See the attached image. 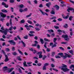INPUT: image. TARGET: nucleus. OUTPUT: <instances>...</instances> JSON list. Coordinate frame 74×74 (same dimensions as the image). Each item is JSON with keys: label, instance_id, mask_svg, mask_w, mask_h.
Masks as SVG:
<instances>
[{"label": "nucleus", "instance_id": "30", "mask_svg": "<svg viewBox=\"0 0 74 74\" xmlns=\"http://www.w3.org/2000/svg\"><path fill=\"white\" fill-rule=\"evenodd\" d=\"M57 40V38H54V40H53V41L54 43H57L56 42V41Z\"/></svg>", "mask_w": 74, "mask_h": 74}, {"label": "nucleus", "instance_id": "14", "mask_svg": "<svg viewBox=\"0 0 74 74\" xmlns=\"http://www.w3.org/2000/svg\"><path fill=\"white\" fill-rule=\"evenodd\" d=\"M13 29V27L12 26L11 27L9 28V29H7V31H9V30H10V31L12 30Z\"/></svg>", "mask_w": 74, "mask_h": 74}, {"label": "nucleus", "instance_id": "4", "mask_svg": "<svg viewBox=\"0 0 74 74\" xmlns=\"http://www.w3.org/2000/svg\"><path fill=\"white\" fill-rule=\"evenodd\" d=\"M8 42H10V43H11V44H12V45H15L16 43L15 42H14V40H10L8 41Z\"/></svg>", "mask_w": 74, "mask_h": 74}, {"label": "nucleus", "instance_id": "7", "mask_svg": "<svg viewBox=\"0 0 74 74\" xmlns=\"http://www.w3.org/2000/svg\"><path fill=\"white\" fill-rule=\"evenodd\" d=\"M3 71H6L8 70V67L7 66H4L3 68Z\"/></svg>", "mask_w": 74, "mask_h": 74}, {"label": "nucleus", "instance_id": "52", "mask_svg": "<svg viewBox=\"0 0 74 74\" xmlns=\"http://www.w3.org/2000/svg\"><path fill=\"white\" fill-rule=\"evenodd\" d=\"M73 64L71 65V66H70L69 68L70 69H72V67L73 68Z\"/></svg>", "mask_w": 74, "mask_h": 74}, {"label": "nucleus", "instance_id": "63", "mask_svg": "<svg viewBox=\"0 0 74 74\" xmlns=\"http://www.w3.org/2000/svg\"><path fill=\"white\" fill-rule=\"evenodd\" d=\"M58 21H62V19L60 18L58 19Z\"/></svg>", "mask_w": 74, "mask_h": 74}, {"label": "nucleus", "instance_id": "25", "mask_svg": "<svg viewBox=\"0 0 74 74\" xmlns=\"http://www.w3.org/2000/svg\"><path fill=\"white\" fill-rule=\"evenodd\" d=\"M1 11H2L3 12H5V13L7 12H8V11H7L6 10H4V9L1 10Z\"/></svg>", "mask_w": 74, "mask_h": 74}, {"label": "nucleus", "instance_id": "45", "mask_svg": "<svg viewBox=\"0 0 74 74\" xmlns=\"http://www.w3.org/2000/svg\"><path fill=\"white\" fill-rule=\"evenodd\" d=\"M47 42H45V44L44 45V47H45V48H47Z\"/></svg>", "mask_w": 74, "mask_h": 74}, {"label": "nucleus", "instance_id": "9", "mask_svg": "<svg viewBox=\"0 0 74 74\" xmlns=\"http://www.w3.org/2000/svg\"><path fill=\"white\" fill-rule=\"evenodd\" d=\"M73 10V9L72 8H69L67 10V11L69 12H70L69 11H72Z\"/></svg>", "mask_w": 74, "mask_h": 74}, {"label": "nucleus", "instance_id": "1", "mask_svg": "<svg viewBox=\"0 0 74 74\" xmlns=\"http://www.w3.org/2000/svg\"><path fill=\"white\" fill-rule=\"evenodd\" d=\"M62 66L61 67H59V69H61V70L63 71L64 72H66V71H68L70 70V69H68L67 67V66L64 64H62Z\"/></svg>", "mask_w": 74, "mask_h": 74}, {"label": "nucleus", "instance_id": "38", "mask_svg": "<svg viewBox=\"0 0 74 74\" xmlns=\"http://www.w3.org/2000/svg\"><path fill=\"white\" fill-rule=\"evenodd\" d=\"M55 58L57 59H58V58H61V57L59 56H55Z\"/></svg>", "mask_w": 74, "mask_h": 74}, {"label": "nucleus", "instance_id": "33", "mask_svg": "<svg viewBox=\"0 0 74 74\" xmlns=\"http://www.w3.org/2000/svg\"><path fill=\"white\" fill-rule=\"evenodd\" d=\"M54 55H55V52L53 51L52 52L51 56H52V57L54 56Z\"/></svg>", "mask_w": 74, "mask_h": 74}, {"label": "nucleus", "instance_id": "18", "mask_svg": "<svg viewBox=\"0 0 74 74\" xmlns=\"http://www.w3.org/2000/svg\"><path fill=\"white\" fill-rule=\"evenodd\" d=\"M20 23H25V21L24 19H22L20 21Z\"/></svg>", "mask_w": 74, "mask_h": 74}, {"label": "nucleus", "instance_id": "43", "mask_svg": "<svg viewBox=\"0 0 74 74\" xmlns=\"http://www.w3.org/2000/svg\"><path fill=\"white\" fill-rule=\"evenodd\" d=\"M9 60V59L8 58H5V60L4 61L5 62H8Z\"/></svg>", "mask_w": 74, "mask_h": 74}, {"label": "nucleus", "instance_id": "54", "mask_svg": "<svg viewBox=\"0 0 74 74\" xmlns=\"http://www.w3.org/2000/svg\"><path fill=\"white\" fill-rule=\"evenodd\" d=\"M1 51H2L1 52H2L3 53V54L5 55V52L3 50H1Z\"/></svg>", "mask_w": 74, "mask_h": 74}, {"label": "nucleus", "instance_id": "34", "mask_svg": "<svg viewBox=\"0 0 74 74\" xmlns=\"http://www.w3.org/2000/svg\"><path fill=\"white\" fill-rule=\"evenodd\" d=\"M27 22L28 23H29V24H32V22L30 20H28L27 21Z\"/></svg>", "mask_w": 74, "mask_h": 74}, {"label": "nucleus", "instance_id": "13", "mask_svg": "<svg viewBox=\"0 0 74 74\" xmlns=\"http://www.w3.org/2000/svg\"><path fill=\"white\" fill-rule=\"evenodd\" d=\"M24 66H25V67H28V66H27V65L26 64V62L25 61L23 63Z\"/></svg>", "mask_w": 74, "mask_h": 74}, {"label": "nucleus", "instance_id": "58", "mask_svg": "<svg viewBox=\"0 0 74 74\" xmlns=\"http://www.w3.org/2000/svg\"><path fill=\"white\" fill-rule=\"evenodd\" d=\"M29 36H30V37H32V36H34V34H29Z\"/></svg>", "mask_w": 74, "mask_h": 74}, {"label": "nucleus", "instance_id": "46", "mask_svg": "<svg viewBox=\"0 0 74 74\" xmlns=\"http://www.w3.org/2000/svg\"><path fill=\"white\" fill-rule=\"evenodd\" d=\"M24 39H27L28 38V36L27 35H26L24 37Z\"/></svg>", "mask_w": 74, "mask_h": 74}, {"label": "nucleus", "instance_id": "24", "mask_svg": "<svg viewBox=\"0 0 74 74\" xmlns=\"http://www.w3.org/2000/svg\"><path fill=\"white\" fill-rule=\"evenodd\" d=\"M42 69L43 70H47V68L46 67V66H44L43 67Z\"/></svg>", "mask_w": 74, "mask_h": 74}, {"label": "nucleus", "instance_id": "8", "mask_svg": "<svg viewBox=\"0 0 74 74\" xmlns=\"http://www.w3.org/2000/svg\"><path fill=\"white\" fill-rule=\"evenodd\" d=\"M58 55L59 56H60L61 57H63V53H60L58 54Z\"/></svg>", "mask_w": 74, "mask_h": 74}, {"label": "nucleus", "instance_id": "48", "mask_svg": "<svg viewBox=\"0 0 74 74\" xmlns=\"http://www.w3.org/2000/svg\"><path fill=\"white\" fill-rule=\"evenodd\" d=\"M46 51L47 52H50V51H51V49L49 48H47Z\"/></svg>", "mask_w": 74, "mask_h": 74}, {"label": "nucleus", "instance_id": "62", "mask_svg": "<svg viewBox=\"0 0 74 74\" xmlns=\"http://www.w3.org/2000/svg\"><path fill=\"white\" fill-rule=\"evenodd\" d=\"M1 30H3V31H4V27H2L1 28Z\"/></svg>", "mask_w": 74, "mask_h": 74}, {"label": "nucleus", "instance_id": "15", "mask_svg": "<svg viewBox=\"0 0 74 74\" xmlns=\"http://www.w3.org/2000/svg\"><path fill=\"white\" fill-rule=\"evenodd\" d=\"M50 13L51 14H53V15H55V10H52L51 12H50Z\"/></svg>", "mask_w": 74, "mask_h": 74}, {"label": "nucleus", "instance_id": "32", "mask_svg": "<svg viewBox=\"0 0 74 74\" xmlns=\"http://www.w3.org/2000/svg\"><path fill=\"white\" fill-rule=\"evenodd\" d=\"M47 31L48 32H52V33H53V32H54V31L52 29L48 30Z\"/></svg>", "mask_w": 74, "mask_h": 74}, {"label": "nucleus", "instance_id": "27", "mask_svg": "<svg viewBox=\"0 0 74 74\" xmlns=\"http://www.w3.org/2000/svg\"><path fill=\"white\" fill-rule=\"evenodd\" d=\"M47 56L45 55L43 56V58H42V59L43 60H45V58H47Z\"/></svg>", "mask_w": 74, "mask_h": 74}, {"label": "nucleus", "instance_id": "57", "mask_svg": "<svg viewBox=\"0 0 74 74\" xmlns=\"http://www.w3.org/2000/svg\"><path fill=\"white\" fill-rule=\"evenodd\" d=\"M62 44H67V42H61Z\"/></svg>", "mask_w": 74, "mask_h": 74}, {"label": "nucleus", "instance_id": "56", "mask_svg": "<svg viewBox=\"0 0 74 74\" xmlns=\"http://www.w3.org/2000/svg\"><path fill=\"white\" fill-rule=\"evenodd\" d=\"M45 11L46 12H49L50 11V10L49 9H46L45 10Z\"/></svg>", "mask_w": 74, "mask_h": 74}, {"label": "nucleus", "instance_id": "44", "mask_svg": "<svg viewBox=\"0 0 74 74\" xmlns=\"http://www.w3.org/2000/svg\"><path fill=\"white\" fill-rule=\"evenodd\" d=\"M51 67H52V68H53L55 67V65H54V64H51Z\"/></svg>", "mask_w": 74, "mask_h": 74}, {"label": "nucleus", "instance_id": "20", "mask_svg": "<svg viewBox=\"0 0 74 74\" xmlns=\"http://www.w3.org/2000/svg\"><path fill=\"white\" fill-rule=\"evenodd\" d=\"M56 17L54 16L53 17H52L51 18H49V19H50V20H51L52 19H56Z\"/></svg>", "mask_w": 74, "mask_h": 74}, {"label": "nucleus", "instance_id": "22", "mask_svg": "<svg viewBox=\"0 0 74 74\" xmlns=\"http://www.w3.org/2000/svg\"><path fill=\"white\" fill-rule=\"evenodd\" d=\"M67 57V56H64L63 55V56H62V58H63V59H66Z\"/></svg>", "mask_w": 74, "mask_h": 74}, {"label": "nucleus", "instance_id": "40", "mask_svg": "<svg viewBox=\"0 0 74 74\" xmlns=\"http://www.w3.org/2000/svg\"><path fill=\"white\" fill-rule=\"evenodd\" d=\"M42 56H43L41 54H40L39 55V58L41 59V58H42Z\"/></svg>", "mask_w": 74, "mask_h": 74}, {"label": "nucleus", "instance_id": "37", "mask_svg": "<svg viewBox=\"0 0 74 74\" xmlns=\"http://www.w3.org/2000/svg\"><path fill=\"white\" fill-rule=\"evenodd\" d=\"M32 13H30L29 15H27L26 16V18H29V17H30V16H31V15H32Z\"/></svg>", "mask_w": 74, "mask_h": 74}, {"label": "nucleus", "instance_id": "28", "mask_svg": "<svg viewBox=\"0 0 74 74\" xmlns=\"http://www.w3.org/2000/svg\"><path fill=\"white\" fill-rule=\"evenodd\" d=\"M54 27L56 29H59V26H57L55 25L54 26Z\"/></svg>", "mask_w": 74, "mask_h": 74}, {"label": "nucleus", "instance_id": "60", "mask_svg": "<svg viewBox=\"0 0 74 74\" xmlns=\"http://www.w3.org/2000/svg\"><path fill=\"white\" fill-rule=\"evenodd\" d=\"M37 65L38 66H41L42 65V64H41V63H39L37 64Z\"/></svg>", "mask_w": 74, "mask_h": 74}, {"label": "nucleus", "instance_id": "51", "mask_svg": "<svg viewBox=\"0 0 74 74\" xmlns=\"http://www.w3.org/2000/svg\"><path fill=\"white\" fill-rule=\"evenodd\" d=\"M15 47H13L12 48V51H14L15 50Z\"/></svg>", "mask_w": 74, "mask_h": 74}, {"label": "nucleus", "instance_id": "55", "mask_svg": "<svg viewBox=\"0 0 74 74\" xmlns=\"http://www.w3.org/2000/svg\"><path fill=\"white\" fill-rule=\"evenodd\" d=\"M6 51H8V52H9L10 51V49L9 48H6L5 49Z\"/></svg>", "mask_w": 74, "mask_h": 74}, {"label": "nucleus", "instance_id": "59", "mask_svg": "<svg viewBox=\"0 0 74 74\" xmlns=\"http://www.w3.org/2000/svg\"><path fill=\"white\" fill-rule=\"evenodd\" d=\"M35 29L37 30L38 31H39V30H40V28H38V27H36L35 28Z\"/></svg>", "mask_w": 74, "mask_h": 74}, {"label": "nucleus", "instance_id": "3", "mask_svg": "<svg viewBox=\"0 0 74 74\" xmlns=\"http://www.w3.org/2000/svg\"><path fill=\"white\" fill-rule=\"evenodd\" d=\"M7 29L6 28L5 31H3L1 29H0V32L4 34L5 35H7Z\"/></svg>", "mask_w": 74, "mask_h": 74}, {"label": "nucleus", "instance_id": "42", "mask_svg": "<svg viewBox=\"0 0 74 74\" xmlns=\"http://www.w3.org/2000/svg\"><path fill=\"white\" fill-rule=\"evenodd\" d=\"M19 11L20 12H24L23 10H22V9H20Z\"/></svg>", "mask_w": 74, "mask_h": 74}, {"label": "nucleus", "instance_id": "19", "mask_svg": "<svg viewBox=\"0 0 74 74\" xmlns=\"http://www.w3.org/2000/svg\"><path fill=\"white\" fill-rule=\"evenodd\" d=\"M69 27V26H68V24H65V25L64 26V28H67Z\"/></svg>", "mask_w": 74, "mask_h": 74}, {"label": "nucleus", "instance_id": "49", "mask_svg": "<svg viewBox=\"0 0 74 74\" xmlns=\"http://www.w3.org/2000/svg\"><path fill=\"white\" fill-rule=\"evenodd\" d=\"M39 7H40V8H42V7H43V5H42V4H40L39 6Z\"/></svg>", "mask_w": 74, "mask_h": 74}, {"label": "nucleus", "instance_id": "64", "mask_svg": "<svg viewBox=\"0 0 74 74\" xmlns=\"http://www.w3.org/2000/svg\"><path fill=\"white\" fill-rule=\"evenodd\" d=\"M5 8H8V5L6 4L5 6Z\"/></svg>", "mask_w": 74, "mask_h": 74}, {"label": "nucleus", "instance_id": "29", "mask_svg": "<svg viewBox=\"0 0 74 74\" xmlns=\"http://www.w3.org/2000/svg\"><path fill=\"white\" fill-rule=\"evenodd\" d=\"M44 40L45 41H48V42H49V41H50V40L46 38H44Z\"/></svg>", "mask_w": 74, "mask_h": 74}, {"label": "nucleus", "instance_id": "61", "mask_svg": "<svg viewBox=\"0 0 74 74\" xmlns=\"http://www.w3.org/2000/svg\"><path fill=\"white\" fill-rule=\"evenodd\" d=\"M23 44V47H26V44H25L24 43V42H23L22 43Z\"/></svg>", "mask_w": 74, "mask_h": 74}, {"label": "nucleus", "instance_id": "11", "mask_svg": "<svg viewBox=\"0 0 74 74\" xmlns=\"http://www.w3.org/2000/svg\"><path fill=\"white\" fill-rule=\"evenodd\" d=\"M73 51L72 50H69V52L71 53V55H74V54H73Z\"/></svg>", "mask_w": 74, "mask_h": 74}, {"label": "nucleus", "instance_id": "36", "mask_svg": "<svg viewBox=\"0 0 74 74\" xmlns=\"http://www.w3.org/2000/svg\"><path fill=\"white\" fill-rule=\"evenodd\" d=\"M49 63H45L44 65V66L46 67V66H49Z\"/></svg>", "mask_w": 74, "mask_h": 74}, {"label": "nucleus", "instance_id": "16", "mask_svg": "<svg viewBox=\"0 0 74 74\" xmlns=\"http://www.w3.org/2000/svg\"><path fill=\"white\" fill-rule=\"evenodd\" d=\"M40 41L41 43V44H44V40H43V39L42 38H40Z\"/></svg>", "mask_w": 74, "mask_h": 74}, {"label": "nucleus", "instance_id": "41", "mask_svg": "<svg viewBox=\"0 0 74 74\" xmlns=\"http://www.w3.org/2000/svg\"><path fill=\"white\" fill-rule=\"evenodd\" d=\"M73 17H72V16H71L69 17V19L70 21H71L72 20V18H73Z\"/></svg>", "mask_w": 74, "mask_h": 74}, {"label": "nucleus", "instance_id": "6", "mask_svg": "<svg viewBox=\"0 0 74 74\" xmlns=\"http://www.w3.org/2000/svg\"><path fill=\"white\" fill-rule=\"evenodd\" d=\"M54 7H56V10H59V9L60 8V7H59L58 5H56L55 6H54Z\"/></svg>", "mask_w": 74, "mask_h": 74}, {"label": "nucleus", "instance_id": "47", "mask_svg": "<svg viewBox=\"0 0 74 74\" xmlns=\"http://www.w3.org/2000/svg\"><path fill=\"white\" fill-rule=\"evenodd\" d=\"M29 33L31 34H33L34 33H35V32L33 31H30L29 32Z\"/></svg>", "mask_w": 74, "mask_h": 74}, {"label": "nucleus", "instance_id": "53", "mask_svg": "<svg viewBox=\"0 0 74 74\" xmlns=\"http://www.w3.org/2000/svg\"><path fill=\"white\" fill-rule=\"evenodd\" d=\"M37 48L38 49H40V45H39L38 44L37 45Z\"/></svg>", "mask_w": 74, "mask_h": 74}, {"label": "nucleus", "instance_id": "50", "mask_svg": "<svg viewBox=\"0 0 74 74\" xmlns=\"http://www.w3.org/2000/svg\"><path fill=\"white\" fill-rule=\"evenodd\" d=\"M0 41H5V40L3 38H0Z\"/></svg>", "mask_w": 74, "mask_h": 74}, {"label": "nucleus", "instance_id": "12", "mask_svg": "<svg viewBox=\"0 0 74 74\" xmlns=\"http://www.w3.org/2000/svg\"><path fill=\"white\" fill-rule=\"evenodd\" d=\"M54 43V45H53L52 46V48H53V47H56L57 46L56 44H58V43Z\"/></svg>", "mask_w": 74, "mask_h": 74}, {"label": "nucleus", "instance_id": "10", "mask_svg": "<svg viewBox=\"0 0 74 74\" xmlns=\"http://www.w3.org/2000/svg\"><path fill=\"white\" fill-rule=\"evenodd\" d=\"M51 3L49 2L48 3H46V5L49 8V6L51 5Z\"/></svg>", "mask_w": 74, "mask_h": 74}, {"label": "nucleus", "instance_id": "39", "mask_svg": "<svg viewBox=\"0 0 74 74\" xmlns=\"http://www.w3.org/2000/svg\"><path fill=\"white\" fill-rule=\"evenodd\" d=\"M13 70H14V68H12L10 70L8 71V73H11Z\"/></svg>", "mask_w": 74, "mask_h": 74}, {"label": "nucleus", "instance_id": "23", "mask_svg": "<svg viewBox=\"0 0 74 74\" xmlns=\"http://www.w3.org/2000/svg\"><path fill=\"white\" fill-rule=\"evenodd\" d=\"M17 59L20 61H22V59L21 58V57L19 56H18L17 57Z\"/></svg>", "mask_w": 74, "mask_h": 74}, {"label": "nucleus", "instance_id": "31", "mask_svg": "<svg viewBox=\"0 0 74 74\" xmlns=\"http://www.w3.org/2000/svg\"><path fill=\"white\" fill-rule=\"evenodd\" d=\"M10 3H14L15 2V1H14V0H10Z\"/></svg>", "mask_w": 74, "mask_h": 74}, {"label": "nucleus", "instance_id": "35", "mask_svg": "<svg viewBox=\"0 0 74 74\" xmlns=\"http://www.w3.org/2000/svg\"><path fill=\"white\" fill-rule=\"evenodd\" d=\"M37 54H40V55H41L42 54V52L41 51L40 52H36Z\"/></svg>", "mask_w": 74, "mask_h": 74}, {"label": "nucleus", "instance_id": "2", "mask_svg": "<svg viewBox=\"0 0 74 74\" xmlns=\"http://www.w3.org/2000/svg\"><path fill=\"white\" fill-rule=\"evenodd\" d=\"M68 37L69 36L67 35H63L62 36V38H64L65 40L67 41H69L70 40V38Z\"/></svg>", "mask_w": 74, "mask_h": 74}, {"label": "nucleus", "instance_id": "21", "mask_svg": "<svg viewBox=\"0 0 74 74\" xmlns=\"http://www.w3.org/2000/svg\"><path fill=\"white\" fill-rule=\"evenodd\" d=\"M18 52H19V53H20L21 55H23V53L22 51H21L20 50H19V49H18Z\"/></svg>", "mask_w": 74, "mask_h": 74}, {"label": "nucleus", "instance_id": "26", "mask_svg": "<svg viewBox=\"0 0 74 74\" xmlns=\"http://www.w3.org/2000/svg\"><path fill=\"white\" fill-rule=\"evenodd\" d=\"M24 6L23 4L20 5H19V8H23Z\"/></svg>", "mask_w": 74, "mask_h": 74}, {"label": "nucleus", "instance_id": "5", "mask_svg": "<svg viewBox=\"0 0 74 74\" xmlns=\"http://www.w3.org/2000/svg\"><path fill=\"white\" fill-rule=\"evenodd\" d=\"M39 11L41 12V13H42V14L43 15H45V14L47 15V16H48V14L47 13H46L45 12H43L42 10H39Z\"/></svg>", "mask_w": 74, "mask_h": 74}, {"label": "nucleus", "instance_id": "17", "mask_svg": "<svg viewBox=\"0 0 74 74\" xmlns=\"http://www.w3.org/2000/svg\"><path fill=\"white\" fill-rule=\"evenodd\" d=\"M12 54L14 56H16V55H18L17 53L16 52H13L12 53Z\"/></svg>", "mask_w": 74, "mask_h": 74}]
</instances>
